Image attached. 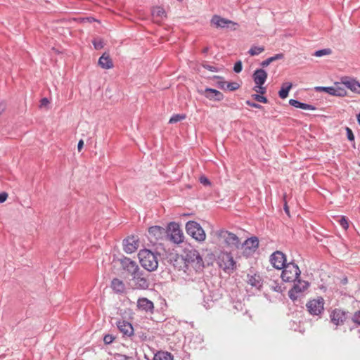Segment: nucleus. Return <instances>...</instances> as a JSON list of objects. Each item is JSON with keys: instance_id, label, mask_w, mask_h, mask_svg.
<instances>
[{"instance_id": "obj_1", "label": "nucleus", "mask_w": 360, "mask_h": 360, "mask_svg": "<svg viewBox=\"0 0 360 360\" xmlns=\"http://www.w3.org/2000/svg\"><path fill=\"white\" fill-rule=\"evenodd\" d=\"M159 256L160 254L148 249L141 250L138 254L141 265L148 271H153L158 269Z\"/></svg>"}, {"instance_id": "obj_2", "label": "nucleus", "mask_w": 360, "mask_h": 360, "mask_svg": "<svg viewBox=\"0 0 360 360\" xmlns=\"http://www.w3.org/2000/svg\"><path fill=\"white\" fill-rule=\"evenodd\" d=\"M178 260L184 261V263L195 264V267L198 269L204 266L200 253L193 247L186 248L184 250V254L181 257L176 255L175 261L177 262Z\"/></svg>"}, {"instance_id": "obj_3", "label": "nucleus", "mask_w": 360, "mask_h": 360, "mask_svg": "<svg viewBox=\"0 0 360 360\" xmlns=\"http://www.w3.org/2000/svg\"><path fill=\"white\" fill-rule=\"evenodd\" d=\"M281 278L285 282H292L300 277L301 271L294 262L288 263L282 268Z\"/></svg>"}, {"instance_id": "obj_4", "label": "nucleus", "mask_w": 360, "mask_h": 360, "mask_svg": "<svg viewBox=\"0 0 360 360\" xmlns=\"http://www.w3.org/2000/svg\"><path fill=\"white\" fill-rule=\"evenodd\" d=\"M131 276V287L135 290H146L149 288L150 282L148 275L141 269L134 274Z\"/></svg>"}, {"instance_id": "obj_5", "label": "nucleus", "mask_w": 360, "mask_h": 360, "mask_svg": "<svg viewBox=\"0 0 360 360\" xmlns=\"http://www.w3.org/2000/svg\"><path fill=\"white\" fill-rule=\"evenodd\" d=\"M187 233L197 241L202 242L205 240L206 235L205 231L200 224L195 221H189L186 224Z\"/></svg>"}, {"instance_id": "obj_6", "label": "nucleus", "mask_w": 360, "mask_h": 360, "mask_svg": "<svg viewBox=\"0 0 360 360\" xmlns=\"http://www.w3.org/2000/svg\"><path fill=\"white\" fill-rule=\"evenodd\" d=\"M217 263L219 267L228 274L233 272L236 268V262L229 252H221L218 257Z\"/></svg>"}, {"instance_id": "obj_7", "label": "nucleus", "mask_w": 360, "mask_h": 360, "mask_svg": "<svg viewBox=\"0 0 360 360\" xmlns=\"http://www.w3.org/2000/svg\"><path fill=\"white\" fill-rule=\"evenodd\" d=\"M293 282V287L289 290L288 296L292 301H295L301 296H302V293L308 289L309 287V283L299 279V278L296 280V281Z\"/></svg>"}, {"instance_id": "obj_8", "label": "nucleus", "mask_w": 360, "mask_h": 360, "mask_svg": "<svg viewBox=\"0 0 360 360\" xmlns=\"http://www.w3.org/2000/svg\"><path fill=\"white\" fill-rule=\"evenodd\" d=\"M216 236L219 238L223 239L224 243L229 247L238 248L240 245V242L238 237L231 232L220 229L216 231Z\"/></svg>"}, {"instance_id": "obj_9", "label": "nucleus", "mask_w": 360, "mask_h": 360, "mask_svg": "<svg viewBox=\"0 0 360 360\" xmlns=\"http://www.w3.org/2000/svg\"><path fill=\"white\" fill-rule=\"evenodd\" d=\"M306 306L311 315H320L324 309V300L323 297H319L317 299L309 301Z\"/></svg>"}, {"instance_id": "obj_10", "label": "nucleus", "mask_w": 360, "mask_h": 360, "mask_svg": "<svg viewBox=\"0 0 360 360\" xmlns=\"http://www.w3.org/2000/svg\"><path fill=\"white\" fill-rule=\"evenodd\" d=\"M167 233L165 228L160 226H153L148 229V238L150 243L155 244L162 239Z\"/></svg>"}, {"instance_id": "obj_11", "label": "nucleus", "mask_w": 360, "mask_h": 360, "mask_svg": "<svg viewBox=\"0 0 360 360\" xmlns=\"http://www.w3.org/2000/svg\"><path fill=\"white\" fill-rule=\"evenodd\" d=\"M120 264L122 269L124 271L127 272L130 276H132L134 274L141 269L135 261L131 260L130 258L126 257L120 259Z\"/></svg>"}, {"instance_id": "obj_12", "label": "nucleus", "mask_w": 360, "mask_h": 360, "mask_svg": "<svg viewBox=\"0 0 360 360\" xmlns=\"http://www.w3.org/2000/svg\"><path fill=\"white\" fill-rule=\"evenodd\" d=\"M270 262L277 269H282L286 263V257L281 251H276L270 257Z\"/></svg>"}, {"instance_id": "obj_13", "label": "nucleus", "mask_w": 360, "mask_h": 360, "mask_svg": "<svg viewBox=\"0 0 360 360\" xmlns=\"http://www.w3.org/2000/svg\"><path fill=\"white\" fill-rule=\"evenodd\" d=\"M139 238L137 236H129L123 240L124 250L127 254H131L139 248Z\"/></svg>"}, {"instance_id": "obj_14", "label": "nucleus", "mask_w": 360, "mask_h": 360, "mask_svg": "<svg viewBox=\"0 0 360 360\" xmlns=\"http://www.w3.org/2000/svg\"><path fill=\"white\" fill-rule=\"evenodd\" d=\"M116 325L124 338H131L134 335V328L129 321L120 320L117 322Z\"/></svg>"}, {"instance_id": "obj_15", "label": "nucleus", "mask_w": 360, "mask_h": 360, "mask_svg": "<svg viewBox=\"0 0 360 360\" xmlns=\"http://www.w3.org/2000/svg\"><path fill=\"white\" fill-rule=\"evenodd\" d=\"M341 84L352 92L360 94V83L356 79L347 77H342Z\"/></svg>"}, {"instance_id": "obj_16", "label": "nucleus", "mask_w": 360, "mask_h": 360, "mask_svg": "<svg viewBox=\"0 0 360 360\" xmlns=\"http://www.w3.org/2000/svg\"><path fill=\"white\" fill-rule=\"evenodd\" d=\"M330 319L336 326L341 325L346 319V313L341 309H335L330 314Z\"/></svg>"}, {"instance_id": "obj_17", "label": "nucleus", "mask_w": 360, "mask_h": 360, "mask_svg": "<svg viewBox=\"0 0 360 360\" xmlns=\"http://www.w3.org/2000/svg\"><path fill=\"white\" fill-rule=\"evenodd\" d=\"M137 307L140 310L150 313L153 311L154 309L153 302L145 297L139 298L138 300Z\"/></svg>"}, {"instance_id": "obj_18", "label": "nucleus", "mask_w": 360, "mask_h": 360, "mask_svg": "<svg viewBox=\"0 0 360 360\" xmlns=\"http://www.w3.org/2000/svg\"><path fill=\"white\" fill-rule=\"evenodd\" d=\"M267 72L262 68L257 69L253 73L252 78L257 85H263L267 79Z\"/></svg>"}, {"instance_id": "obj_19", "label": "nucleus", "mask_w": 360, "mask_h": 360, "mask_svg": "<svg viewBox=\"0 0 360 360\" xmlns=\"http://www.w3.org/2000/svg\"><path fill=\"white\" fill-rule=\"evenodd\" d=\"M205 96L212 101H221L224 99V95L217 89L206 88L205 90Z\"/></svg>"}, {"instance_id": "obj_20", "label": "nucleus", "mask_w": 360, "mask_h": 360, "mask_svg": "<svg viewBox=\"0 0 360 360\" xmlns=\"http://www.w3.org/2000/svg\"><path fill=\"white\" fill-rule=\"evenodd\" d=\"M243 246L245 250L248 249L250 251H255L259 246V240L257 237H250L245 240Z\"/></svg>"}, {"instance_id": "obj_21", "label": "nucleus", "mask_w": 360, "mask_h": 360, "mask_svg": "<svg viewBox=\"0 0 360 360\" xmlns=\"http://www.w3.org/2000/svg\"><path fill=\"white\" fill-rule=\"evenodd\" d=\"M172 226H176V224L173 223ZM170 238L174 243L179 244L183 241L184 235L178 227H173V229L170 234Z\"/></svg>"}, {"instance_id": "obj_22", "label": "nucleus", "mask_w": 360, "mask_h": 360, "mask_svg": "<svg viewBox=\"0 0 360 360\" xmlns=\"http://www.w3.org/2000/svg\"><path fill=\"white\" fill-rule=\"evenodd\" d=\"M211 22L217 27L221 28L226 27L229 24L233 23L231 20L221 18L219 15H214L211 20Z\"/></svg>"}, {"instance_id": "obj_23", "label": "nucleus", "mask_w": 360, "mask_h": 360, "mask_svg": "<svg viewBox=\"0 0 360 360\" xmlns=\"http://www.w3.org/2000/svg\"><path fill=\"white\" fill-rule=\"evenodd\" d=\"M98 65L103 69H110L113 67L112 61L106 53H103L98 59Z\"/></svg>"}, {"instance_id": "obj_24", "label": "nucleus", "mask_w": 360, "mask_h": 360, "mask_svg": "<svg viewBox=\"0 0 360 360\" xmlns=\"http://www.w3.org/2000/svg\"><path fill=\"white\" fill-rule=\"evenodd\" d=\"M111 288L116 293H123L125 290V285L122 281L115 278L111 281Z\"/></svg>"}, {"instance_id": "obj_25", "label": "nucleus", "mask_w": 360, "mask_h": 360, "mask_svg": "<svg viewBox=\"0 0 360 360\" xmlns=\"http://www.w3.org/2000/svg\"><path fill=\"white\" fill-rule=\"evenodd\" d=\"M247 278V281L251 286L258 289L262 287V280L259 275L256 274L254 275L248 274Z\"/></svg>"}, {"instance_id": "obj_26", "label": "nucleus", "mask_w": 360, "mask_h": 360, "mask_svg": "<svg viewBox=\"0 0 360 360\" xmlns=\"http://www.w3.org/2000/svg\"><path fill=\"white\" fill-rule=\"evenodd\" d=\"M292 86V84L290 82L283 83L281 86V89L278 91L279 97L282 99L287 98Z\"/></svg>"}, {"instance_id": "obj_27", "label": "nucleus", "mask_w": 360, "mask_h": 360, "mask_svg": "<svg viewBox=\"0 0 360 360\" xmlns=\"http://www.w3.org/2000/svg\"><path fill=\"white\" fill-rule=\"evenodd\" d=\"M153 360H173V356L168 352L159 351L155 354Z\"/></svg>"}, {"instance_id": "obj_28", "label": "nucleus", "mask_w": 360, "mask_h": 360, "mask_svg": "<svg viewBox=\"0 0 360 360\" xmlns=\"http://www.w3.org/2000/svg\"><path fill=\"white\" fill-rule=\"evenodd\" d=\"M152 15L154 18H160L162 19L166 18V12L165 9L161 6H157L152 10Z\"/></svg>"}, {"instance_id": "obj_29", "label": "nucleus", "mask_w": 360, "mask_h": 360, "mask_svg": "<svg viewBox=\"0 0 360 360\" xmlns=\"http://www.w3.org/2000/svg\"><path fill=\"white\" fill-rule=\"evenodd\" d=\"M345 86H340L337 83L335 86H333L334 91L332 96H336L340 97H343L347 95V91L345 88Z\"/></svg>"}, {"instance_id": "obj_30", "label": "nucleus", "mask_w": 360, "mask_h": 360, "mask_svg": "<svg viewBox=\"0 0 360 360\" xmlns=\"http://www.w3.org/2000/svg\"><path fill=\"white\" fill-rule=\"evenodd\" d=\"M186 118L185 114H174L173 115L169 120V124H174L181 120H184Z\"/></svg>"}, {"instance_id": "obj_31", "label": "nucleus", "mask_w": 360, "mask_h": 360, "mask_svg": "<svg viewBox=\"0 0 360 360\" xmlns=\"http://www.w3.org/2000/svg\"><path fill=\"white\" fill-rule=\"evenodd\" d=\"M264 51V48L263 46H253L248 51V53L251 56H257L259 53H262Z\"/></svg>"}, {"instance_id": "obj_32", "label": "nucleus", "mask_w": 360, "mask_h": 360, "mask_svg": "<svg viewBox=\"0 0 360 360\" xmlns=\"http://www.w3.org/2000/svg\"><path fill=\"white\" fill-rule=\"evenodd\" d=\"M332 53L330 49H320L314 52V56L316 57H321L326 55H330Z\"/></svg>"}, {"instance_id": "obj_33", "label": "nucleus", "mask_w": 360, "mask_h": 360, "mask_svg": "<svg viewBox=\"0 0 360 360\" xmlns=\"http://www.w3.org/2000/svg\"><path fill=\"white\" fill-rule=\"evenodd\" d=\"M315 89L316 91H325L330 95H332L334 91L333 86H317Z\"/></svg>"}, {"instance_id": "obj_34", "label": "nucleus", "mask_w": 360, "mask_h": 360, "mask_svg": "<svg viewBox=\"0 0 360 360\" xmlns=\"http://www.w3.org/2000/svg\"><path fill=\"white\" fill-rule=\"evenodd\" d=\"M239 87L240 85L237 82H227L226 89L233 91L237 90Z\"/></svg>"}, {"instance_id": "obj_35", "label": "nucleus", "mask_w": 360, "mask_h": 360, "mask_svg": "<svg viewBox=\"0 0 360 360\" xmlns=\"http://www.w3.org/2000/svg\"><path fill=\"white\" fill-rule=\"evenodd\" d=\"M252 97L257 102H260V103H268V99L265 96H263L262 95L253 94V95H252Z\"/></svg>"}, {"instance_id": "obj_36", "label": "nucleus", "mask_w": 360, "mask_h": 360, "mask_svg": "<svg viewBox=\"0 0 360 360\" xmlns=\"http://www.w3.org/2000/svg\"><path fill=\"white\" fill-rule=\"evenodd\" d=\"M115 339V337L112 334H106L103 337V341L105 345L111 344Z\"/></svg>"}, {"instance_id": "obj_37", "label": "nucleus", "mask_w": 360, "mask_h": 360, "mask_svg": "<svg viewBox=\"0 0 360 360\" xmlns=\"http://www.w3.org/2000/svg\"><path fill=\"white\" fill-rule=\"evenodd\" d=\"M289 104L295 108H301L302 106V103L295 99H290Z\"/></svg>"}, {"instance_id": "obj_38", "label": "nucleus", "mask_w": 360, "mask_h": 360, "mask_svg": "<svg viewBox=\"0 0 360 360\" xmlns=\"http://www.w3.org/2000/svg\"><path fill=\"white\" fill-rule=\"evenodd\" d=\"M242 69H243L242 62L240 60L236 62V63L234 64V66H233L234 72L236 73H239L242 71Z\"/></svg>"}, {"instance_id": "obj_39", "label": "nucleus", "mask_w": 360, "mask_h": 360, "mask_svg": "<svg viewBox=\"0 0 360 360\" xmlns=\"http://www.w3.org/2000/svg\"><path fill=\"white\" fill-rule=\"evenodd\" d=\"M346 134H347V137L349 141H354V135L352 130L350 128L346 127Z\"/></svg>"}, {"instance_id": "obj_40", "label": "nucleus", "mask_w": 360, "mask_h": 360, "mask_svg": "<svg viewBox=\"0 0 360 360\" xmlns=\"http://www.w3.org/2000/svg\"><path fill=\"white\" fill-rule=\"evenodd\" d=\"M253 90L260 94H264L266 93V88L263 87L262 85H257L253 88Z\"/></svg>"}, {"instance_id": "obj_41", "label": "nucleus", "mask_w": 360, "mask_h": 360, "mask_svg": "<svg viewBox=\"0 0 360 360\" xmlns=\"http://www.w3.org/2000/svg\"><path fill=\"white\" fill-rule=\"evenodd\" d=\"M340 226L345 229H347L349 226L348 222L347 219L345 217H342L341 219L339 220Z\"/></svg>"}, {"instance_id": "obj_42", "label": "nucleus", "mask_w": 360, "mask_h": 360, "mask_svg": "<svg viewBox=\"0 0 360 360\" xmlns=\"http://www.w3.org/2000/svg\"><path fill=\"white\" fill-rule=\"evenodd\" d=\"M202 67H203L205 69H206V70H209V71H210V72H218V68H217V67L212 66V65H208V64H203V65H202Z\"/></svg>"}, {"instance_id": "obj_43", "label": "nucleus", "mask_w": 360, "mask_h": 360, "mask_svg": "<svg viewBox=\"0 0 360 360\" xmlns=\"http://www.w3.org/2000/svg\"><path fill=\"white\" fill-rule=\"evenodd\" d=\"M245 103H246V104L248 105H249L250 107H252V108H258V109H261V108H263L262 105H261L260 104H258L257 103H254V102H252L251 101H249V100L246 101Z\"/></svg>"}, {"instance_id": "obj_44", "label": "nucleus", "mask_w": 360, "mask_h": 360, "mask_svg": "<svg viewBox=\"0 0 360 360\" xmlns=\"http://www.w3.org/2000/svg\"><path fill=\"white\" fill-rule=\"evenodd\" d=\"M283 58H284V54L281 53H277V54L274 55V56L269 57V59H271V62H274L277 60L283 59Z\"/></svg>"}, {"instance_id": "obj_45", "label": "nucleus", "mask_w": 360, "mask_h": 360, "mask_svg": "<svg viewBox=\"0 0 360 360\" xmlns=\"http://www.w3.org/2000/svg\"><path fill=\"white\" fill-rule=\"evenodd\" d=\"M200 182L205 186H210L211 184L210 181L205 176L200 177Z\"/></svg>"}, {"instance_id": "obj_46", "label": "nucleus", "mask_w": 360, "mask_h": 360, "mask_svg": "<svg viewBox=\"0 0 360 360\" xmlns=\"http://www.w3.org/2000/svg\"><path fill=\"white\" fill-rule=\"evenodd\" d=\"M352 320L354 323L360 325V311H356L353 317H352Z\"/></svg>"}, {"instance_id": "obj_47", "label": "nucleus", "mask_w": 360, "mask_h": 360, "mask_svg": "<svg viewBox=\"0 0 360 360\" xmlns=\"http://www.w3.org/2000/svg\"><path fill=\"white\" fill-rule=\"evenodd\" d=\"M301 109L314 110L316 109V108L313 105L302 103Z\"/></svg>"}, {"instance_id": "obj_48", "label": "nucleus", "mask_w": 360, "mask_h": 360, "mask_svg": "<svg viewBox=\"0 0 360 360\" xmlns=\"http://www.w3.org/2000/svg\"><path fill=\"white\" fill-rule=\"evenodd\" d=\"M93 44L94 46V48L97 50L102 49L103 46V42L101 40H99V41L94 40Z\"/></svg>"}, {"instance_id": "obj_49", "label": "nucleus", "mask_w": 360, "mask_h": 360, "mask_svg": "<svg viewBox=\"0 0 360 360\" xmlns=\"http://www.w3.org/2000/svg\"><path fill=\"white\" fill-rule=\"evenodd\" d=\"M116 359L117 360H129V359H131V357H129L125 354H117Z\"/></svg>"}, {"instance_id": "obj_50", "label": "nucleus", "mask_w": 360, "mask_h": 360, "mask_svg": "<svg viewBox=\"0 0 360 360\" xmlns=\"http://www.w3.org/2000/svg\"><path fill=\"white\" fill-rule=\"evenodd\" d=\"M8 198V194L6 192L0 193V203L4 202Z\"/></svg>"}, {"instance_id": "obj_51", "label": "nucleus", "mask_w": 360, "mask_h": 360, "mask_svg": "<svg viewBox=\"0 0 360 360\" xmlns=\"http://www.w3.org/2000/svg\"><path fill=\"white\" fill-rule=\"evenodd\" d=\"M271 63H272L271 61V59H269V58H268L267 59L263 60L262 63H261V66L263 67V68H265V67H267Z\"/></svg>"}, {"instance_id": "obj_52", "label": "nucleus", "mask_w": 360, "mask_h": 360, "mask_svg": "<svg viewBox=\"0 0 360 360\" xmlns=\"http://www.w3.org/2000/svg\"><path fill=\"white\" fill-rule=\"evenodd\" d=\"M49 103V101L48 100V98H43L40 101V107L45 106V105H46Z\"/></svg>"}, {"instance_id": "obj_53", "label": "nucleus", "mask_w": 360, "mask_h": 360, "mask_svg": "<svg viewBox=\"0 0 360 360\" xmlns=\"http://www.w3.org/2000/svg\"><path fill=\"white\" fill-rule=\"evenodd\" d=\"M6 105L5 103H0V115L5 111Z\"/></svg>"}, {"instance_id": "obj_54", "label": "nucleus", "mask_w": 360, "mask_h": 360, "mask_svg": "<svg viewBox=\"0 0 360 360\" xmlns=\"http://www.w3.org/2000/svg\"><path fill=\"white\" fill-rule=\"evenodd\" d=\"M226 84L227 82L224 81L218 82L219 86L222 89H226Z\"/></svg>"}, {"instance_id": "obj_55", "label": "nucleus", "mask_w": 360, "mask_h": 360, "mask_svg": "<svg viewBox=\"0 0 360 360\" xmlns=\"http://www.w3.org/2000/svg\"><path fill=\"white\" fill-rule=\"evenodd\" d=\"M83 146H84V141L83 140H79V142H78V144H77V149L79 151H80L82 150V148H83Z\"/></svg>"}, {"instance_id": "obj_56", "label": "nucleus", "mask_w": 360, "mask_h": 360, "mask_svg": "<svg viewBox=\"0 0 360 360\" xmlns=\"http://www.w3.org/2000/svg\"><path fill=\"white\" fill-rule=\"evenodd\" d=\"M284 210H285V212L289 215L290 214V211H289V207L287 205V203L285 202V205H284Z\"/></svg>"}, {"instance_id": "obj_57", "label": "nucleus", "mask_w": 360, "mask_h": 360, "mask_svg": "<svg viewBox=\"0 0 360 360\" xmlns=\"http://www.w3.org/2000/svg\"><path fill=\"white\" fill-rule=\"evenodd\" d=\"M357 122L358 124L360 125V113L357 115Z\"/></svg>"}, {"instance_id": "obj_58", "label": "nucleus", "mask_w": 360, "mask_h": 360, "mask_svg": "<svg viewBox=\"0 0 360 360\" xmlns=\"http://www.w3.org/2000/svg\"><path fill=\"white\" fill-rule=\"evenodd\" d=\"M140 338L142 339V340H145L146 336V335H142V336H140Z\"/></svg>"}]
</instances>
